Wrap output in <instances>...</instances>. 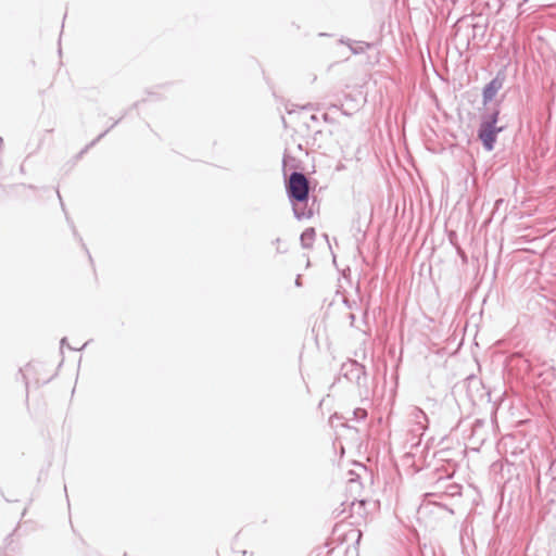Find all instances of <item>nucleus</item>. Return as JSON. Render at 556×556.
<instances>
[{
  "instance_id": "f257e3e1",
  "label": "nucleus",
  "mask_w": 556,
  "mask_h": 556,
  "mask_svg": "<svg viewBox=\"0 0 556 556\" xmlns=\"http://www.w3.org/2000/svg\"><path fill=\"white\" fill-rule=\"evenodd\" d=\"M498 113V110H494L480 125L478 136L484 148L489 151L494 148L496 135L503 130L502 126H496Z\"/></svg>"
},
{
  "instance_id": "f03ea898",
  "label": "nucleus",
  "mask_w": 556,
  "mask_h": 556,
  "mask_svg": "<svg viewBox=\"0 0 556 556\" xmlns=\"http://www.w3.org/2000/svg\"><path fill=\"white\" fill-rule=\"evenodd\" d=\"M288 192L296 201H305L308 197V181L303 174L293 173L289 178Z\"/></svg>"
},
{
  "instance_id": "7ed1b4c3",
  "label": "nucleus",
  "mask_w": 556,
  "mask_h": 556,
  "mask_svg": "<svg viewBox=\"0 0 556 556\" xmlns=\"http://www.w3.org/2000/svg\"><path fill=\"white\" fill-rule=\"evenodd\" d=\"M502 88V81L497 78L491 80L483 90V102L486 104L488 102L492 101L500 89Z\"/></svg>"
},
{
  "instance_id": "20e7f679",
  "label": "nucleus",
  "mask_w": 556,
  "mask_h": 556,
  "mask_svg": "<svg viewBox=\"0 0 556 556\" xmlns=\"http://www.w3.org/2000/svg\"><path fill=\"white\" fill-rule=\"evenodd\" d=\"M315 239H316V231L314 228H307L301 235L302 245L306 249H309L314 245Z\"/></svg>"
}]
</instances>
